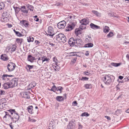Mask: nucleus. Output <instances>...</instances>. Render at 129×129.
<instances>
[{"label":"nucleus","mask_w":129,"mask_h":129,"mask_svg":"<svg viewBox=\"0 0 129 129\" xmlns=\"http://www.w3.org/2000/svg\"><path fill=\"white\" fill-rule=\"evenodd\" d=\"M77 59V58H74V59H72V61H71L72 63H74L76 61Z\"/></svg>","instance_id":"nucleus-60"},{"label":"nucleus","mask_w":129,"mask_h":129,"mask_svg":"<svg viewBox=\"0 0 129 129\" xmlns=\"http://www.w3.org/2000/svg\"><path fill=\"white\" fill-rule=\"evenodd\" d=\"M80 28H76L75 29V34L77 36H78V35L81 34L82 33L81 31L80 30Z\"/></svg>","instance_id":"nucleus-25"},{"label":"nucleus","mask_w":129,"mask_h":129,"mask_svg":"<svg viewBox=\"0 0 129 129\" xmlns=\"http://www.w3.org/2000/svg\"><path fill=\"white\" fill-rule=\"evenodd\" d=\"M111 76L110 74L106 75L102 78V80L106 84L109 85L112 82Z\"/></svg>","instance_id":"nucleus-1"},{"label":"nucleus","mask_w":129,"mask_h":129,"mask_svg":"<svg viewBox=\"0 0 129 129\" xmlns=\"http://www.w3.org/2000/svg\"><path fill=\"white\" fill-rule=\"evenodd\" d=\"M55 127V126L54 124H53V122L51 121L49 124V126L48 128H52L53 129Z\"/></svg>","instance_id":"nucleus-31"},{"label":"nucleus","mask_w":129,"mask_h":129,"mask_svg":"<svg viewBox=\"0 0 129 129\" xmlns=\"http://www.w3.org/2000/svg\"><path fill=\"white\" fill-rule=\"evenodd\" d=\"M48 29V35L51 36V38H53V36L55 34L54 33L53 29L51 26H49Z\"/></svg>","instance_id":"nucleus-8"},{"label":"nucleus","mask_w":129,"mask_h":129,"mask_svg":"<svg viewBox=\"0 0 129 129\" xmlns=\"http://www.w3.org/2000/svg\"><path fill=\"white\" fill-rule=\"evenodd\" d=\"M80 22V23H82L83 25H87V24H88L89 21V20L84 18L81 20Z\"/></svg>","instance_id":"nucleus-13"},{"label":"nucleus","mask_w":129,"mask_h":129,"mask_svg":"<svg viewBox=\"0 0 129 129\" xmlns=\"http://www.w3.org/2000/svg\"><path fill=\"white\" fill-rule=\"evenodd\" d=\"M36 60L35 57H33L31 55H28L27 57V60L28 61H29L31 62H33V61Z\"/></svg>","instance_id":"nucleus-16"},{"label":"nucleus","mask_w":129,"mask_h":129,"mask_svg":"<svg viewBox=\"0 0 129 129\" xmlns=\"http://www.w3.org/2000/svg\"><path fill=\"white\" fill-rule=\"evenodd\" d=\"M16 66L15 63L10 62L7 66V69L9 72H11L14 70Z\"/></svg>","instance_id":"nucleus-6"},{"label":"nucleus","mask_w":129,"mask_h":129,"mask_svg":"<svg viewBox=\"0 0 129 129\" xmlns=\"http://www.w3.org/2000/svg\"><path fill=\"white\" fill-rule=\"evenodd\" d=\"M53 67L55 71H59L60 69V67L58 66L53 65Z\"/></svg>","instance_id":"nucleus-32"},{"label":"nucleus","mask_w":129,"mask_h":129,"mask_svg":"<svg viewBox=\"0 0 129 129\" xmlns=\"http://www.w3.org/2000/svg\"><path fill=\"white\" fill-rule=\"evenodd\" d=\"M1 58L4 61H7L9 59L7 55L6 54H2L1 56Z\"/></svg>","instance_id":"nucleus-18"},{"label":"nucleus","mask_w":129,"mask_h":129,"mask_svg":"<svg viewBox=\"0 0 129 129\" xmlns=\"http://www.w3.org/2000/svg\"><path fill=\"white\" fill-rule=\"evenodd\" d=\"M27 42H33L34 40V38L31 36H29L27 37Z\"/></svg>","instance_id":"nucleus-30"},{"label":"nucleus","mask_w":129,"mask_h":129,"mask_svg":"<svg viewBox=\"0 0 129 129\" xmlns=\"http://www.w3.org/2000/svg\"><path fill=\"white\" fill-rule=\"evenodd\" d=\"M81 25L79 26V28L80 29L83 30L84 29H86V26L85 25H82V23H81Z\"/></svg>","instance_id":"nucleus-47"},{"label":"nucleus","mask_w":129,"mask_h":129,"mask_svg":"<svg viewBox=\"0 0 129 129\" xmlns=\"http://www.w3.org/2000/svg\"><path fill=\"white\" fill-rule=\"evenodd\" d=\"M89 115V114L87 113L86 112H84L82 113L81 115V116H88Z\"/></svg>","instance_id":"nucleus-50"},{"label":"nucleus","mask_w":129,"mask_h":129,"mask_svg":"<svg viewBox=\"0 0 129 129\" xmlns=\"http://www.w3.org/2000/svg\"><path fill=\"white\" fill-rule=\"evenodd\" d=\"M92 13L95 15L97 17H100L101 16V13L95 10H92Z\"/></svg>","instance_id":"nucleus-22"},{"label":"nucleus","mask_w":129,"mask_h":129,"mask_svg":"<svg viewBox=\"0 0 129 129\" xmlns=\"http://www.w3.org/2000/svg\"><path fill=\"white\" fill-rule=\"evenodd\" d=\"M75 40V46L78 47V46H80V45H81L82 42L81 40L79 39H76Z\"/></svg>","instance_id":"nucleus-15"},{"label":"nucleus","mask_w":129,"mask_h":129,"mask_svg":"<svg viewBox=\"0 0 129 129\" xmlns=\"http://www.w3.org/2000/svg\"><path fill=\"white\" fill-rule=\"evenodd\" d=\"M7 105L6 104H5L4 103H2L0 104V107L1 108H4Z\"/></svg>","instance_id":"nucleus-49"},{"label":"nucleus","mask_w":129,"mask_h":129,"mask_svg":"<svg viewBox=\"0 0 129 129\" xmlns=\"http://www.w3.org/2000/svg\"><path fill=\"white\" fill-rule=\"evenodd\" d=\"M114 35L113 33L111 31L107 35V37L108 38H110L113 36Z\"/></svg>","instance_id":"nucleus-44"},{"label":"nucleus","mask_w":129,"mask_h":129,"mask_svg":"<svg viewBox=\"0 0 129 129\" xmlns=\"http://www.w3.org/2000/svg\"><path fill=\"white\" fill-rule=\"evenodd\" d=\"M13 8L14 9L16 14L18 13L19 11L21 10V8L13 6Z\"/></svg>","instance_id":"nucleus-29"},{"label":"nucleus","mask_w":129,"mask_h":129,"mask_svg":"<svg viewBox=\"0 0 129 129\" xmlns=\"http://www.w3.org/2000/svg\"><path fill=\"white\" fill-rule=\"evenodd\" d=\"M20 23L21 24L24 25L26 27H29V23L26 20H23L20 21Z\"/></svg>","instance_id":"nucleus-12"},{"label":"nucleus","mask_w":129,"mask_h":129,"mask_svg":"<svg viewBox=\"0 0 129 129\" xmlns=\"http://www.w3.org/2000/svg\"><path fill=\"white\" fill-rule=\"evenodd\" d=\"M86 38L85 40L87 42H91L92 40V39L91 37L87 36L86 37Z\"/></svg>","instance_id":"nucleus-43"},{"label":"nucleus","mask_w":129,"mask_h":129,"mask_svg":"<svg viewBox=\"0 0 129 129\" xmlns=\"http://www.w3.org/2000/svg\"><path fill=\"white\" fill-rule=\"evenodd\" d=\"M10 14L7 11L4 12L2 14V16L4 17H9Z\"/></svg>","instance_id":"nucleus-38"},{"label":"nucleus","mask_w":129,"mask_h":129,"mask_svg":"<svg viewBox=\"0 0 129 129\" xmlns=\"http://www.w3.org/2000/svg\"><path fill=\"white\" fill-rule=\"evenodd\" d=\"M5 91L3 90H0V95H3L5 94Z\"/></svg>","instance_id":"nucleus-56"},{"label":"nucleus","mask_w":129,"mask_h":129,"mask_svg":"<svg viewBox=\"0 0 129 129\" xmlns=\"http://www.w3.org/2000/svg\"><path fill=\"white\" fill-rule=\"evenodd\" d=\"M16 47L17 46L15 45H13L10 47H9V50L11 49V51L14 52L15 50Z\"/></svg>","instance_id":"nucleus-21"},{"label":"nucleus","mask_w":129,"mask_h":129,"mask_svg":"<svg viewBox=\"0 0 129 129\" xmlns=\"http://www.w3.org/2000/svg\"><path fill=\"white\" fill-rule=\"evenodd\" d=\"M56 100L58 102H61L63 100V97L61 96H57L56 98Z\"/></svg>","instance_id":"nucleus-27"},{"label":"nucleus","mask_w":129,"mask_h":129,"mask_svg":"<svg viewBox=\"0 0 129 129\" xmlns=\"http://www.w3.org/2000/svg\"><path fill=\"white\" fill-rule=\"evenodd\" d=\"M5 7V4L3 2L0 3V10L3 9Z\"/></svg>","instance_id":"nucleus-45"},{"label":"nucleus","mask_w":129,"mask_h":129,"mask_svg":"<svg viewBox=\"0 0 129 129\" xmlns=\"http://www.w3.org/2000/svg\"><path fill=\"white\" fill-rule=\"evenodd\" d=\"M57 88V90H56V91H60V93H61L63 89V87L61 86H59Z\"/></svg>","instance_id":"nucleus-48"},{"label":"nucleus","mask_w":129,"mask_h":129,"mask_svg":"<svg viewBox=\"0 0 129 129\" xmlns=\"http://www.w3.org/2000/svg\"><path fill=\"white\" fill-rule=\"evenodd\" d=\"M83 74H84V75H89L90 74V73L88 72L87 71H86L84 72H83Z\"/></svg>","instance_id":"nucleus-57"},{"label":"nucleus","mask_w":129,"mask_h":129,"mask_svg":"<svg viewBox=\"0 0 129 129\" xmlns=\"http://www.w3.org/2000/svg\"><path fill=\"white\" fill-rule=\"evenodd\" d=\"M76 25V23L73 22H70L67 25L66 30L67 31H69L73 29Z\"/></svg>","instance_id":"nucleus-3"},{"label":"nucleus","mask_w":129,"mask_h":129,"mask_svg":"<svg viewBox=\"0 0 129 129\" xmlns=\"http://www.w3.org/2000/svg\"><path fill=\"white\" fill-rule=\"evenodd\" d=\"M111 65L115 67H117L120 65L121 63H112L111 64Z\"/></svg>","instance_id":"nucleus-42"},{"label":"nucleus","mask_w":129,"mask_h":129,"mask_svg":"<svg viewBox=\"0 0 129 129\" xmlns=\"http://www.w3.org/2000/svg\"><path fill=\"white\" fill-rule=\"evenodd\" d=\"M48 44L49 45H50L52 46V47H54V45H55L54 44H53V43H51L49 42V43H48Z\"/></svg>","instance_id":"nucleus-62"},{"label":"nucleus","mask_w":129,"mask_h":129,"mask_svg":"<svg viewBox=\"0 0 129 129\" xmlns=\"http://www.w3.org/2000/svg\"><path fill=\"white\" fill-rule=\"evenodd\" d=\"M23 40V39H22L17 38L16 39V41L17 43H20V44H21L22 41Z\"/></svg>","instance_id":"nucleus-46"},{"label":"nucleus","mask_w":129,"mask_h":129,"mask_svg":"<svg viewBox=\"0 0 129 129\" xmlns=\"http://www.w3.org/2000/svg\"><path fill=\"white\" fill-rule=\"evenodd\" d=\"M21 11L24 13H27L28 12V10H27L25 6H22L21 7Z\"/></svg>","instance_id":"nucleus-19"},{"label":"nucleus","mask_w":129,"mask_h":129,"mask_svg":"<svg viewBox=\"0 0 129 129\" xmlns=\"http://www.w3.org/2000/svg\"><path fill=\"white\" fill-rule=\"evenodd\" d=\"M19 118V116L17 113L16 112L12 117L11 120L13 121V122L15 123L16 121H17Z\"/></svg>","instance_id":"nucleus-7"},{"label":"nucleus","mask_w":129,"mask_h":129,"mask_svg":"<svg viewBox=\"0 0 129 129\" xmlns=\"http://www.w3.org/2000/svg\"><path fill=\"white\" fill-rule=\"evenodd\" d=\"M33 107L32 106H29L27 107L28 111L30 114L33 113V112L32 111Z\"/></svg>","instance_id":"nucleus-24"},{"label":"nucleus","mask_w":129,"mask_h":129,"mask_svg":"<svg viewBox=\"0 0 129 129\" xmlns=\"http://www.w3.org/2000/svg\"><path fill=\"white\" fill-rule=\"evenodd\" d=\"M36 85V83L35 82H32V83L30 84L29 85L31 86V87H34Z\"/></svg>","instance_id":"nucleus-52"},{"label":"nucleus","mask_w":129,"mask_h":129,"mask_svg":"<svg viewBox=\"0 0 129 129\" xmlns=\"http://www.w3.org/2000/svg\"><path fill=\"white\" fill-rule=\"evenodd\" d=\"M116 112L117 114H119L121 112V111L120 110H117L116 111Z\"/></svg>","instance_id":"nucleus-61"},{"label":"nucleus","mask_w":129,"mask_h":129,"mask_svg":"<svg viewBox=\"0 0 129 129\" xmlns=\"http://www.w3.org/2000/svg\"><path fill=\"white\" fill-rule=\"evenodd\" d=\"M63 36V34L61 33L59 34L56 35L55 37V38L56 40L58 41H60L62 38Z\"/></svg>","instance_id":"nucleus-17"},{"label":"nucleus","mask_w":129,"mask_h":129,"mask_svg":"<svg viewBox=\"0 0 129 129\" xmlns=\"http://www.w3.org/2000/svg\"><path fill=\"white\" fill-rule=\"evenodd\" d=\"M29 93L27 92H22L20 94L22 98L27 99H29L30 98L29 95Z\"/></svg>","instance_id":"nucleus-11"},{"label":"nucleus","mask_w":129,"mask_h":129,"mask_svg":"<svg viewBox=\"0 0 129 129\" xmlns=\"http://www.w3.org/2000/svg\"><path fill=\"white\" fill-rule=\"evenodd\" d=\"M8 111H9L13 116L16 112L15 111V109H10L8 110Z\"/></svg>","instance_id":"nucleus-41"},{"label":"nucleus","mask_w":129,"mask_h":129,"mask_svg":"<svg viewBox=\"0 0 129 129\" xmlns=\"http://www.w3.org/2000/svg\"><path fill=\"white\" fill-rule=\"evenodd\" d=\"M9 17L2 16L1 19L3 22H6L9 21Z\"/></svg>","instance_id":"nucleus-28"},{"label":"nucleus","mask_w":129,"mask_h":129,"mask_svg":"<svg viewBox=\"0 0 129 129\" xmlns=\"http://www.w3.org/2000/svg\"><path fill=\"white\" fill-rule=\"evenodd\" d=\"M89 25L90 28L93 29H98L100 28V26L95 25L92 23H91Z\"/></svg>","instance_id":"nucleus-14"},{"label":"nucleus","mask_w":129,"mask_h":129,"mask_svg":"<svg viewBox=\"0 0 129 129\" xmlns=\"http://www.w3.org/2000/svg\"><path fill=\"white\" fill-rule=\"evenodd\" d=\"M110 30V29L108 26H105L103 28V31L104 33L107 34L109 32Z\"/></svg>","instance_id":"nucleus-20"},{"label":"nucleus","mask_w":129,"mask_h":129,"mask_svg":"<svg viewBox=\"0 0 129 129\" xmlns=\"http://www.w3.org/2000/svg\"><path fill=\"white\" fill-rule=\"evenodd\" d=\"M77 104V102L76 101H75L72 103V105L74 106H76Z\"/></svg>","instance_id":"nucleus-59"},{"label":"nucleus","mask_w":129,"mask_h":129,"mask_svg":"<svg viewBox=\"0 0 129 129\" xmlns=\"http://www.w3.org/2000/svg\"><path fill=\"white\" fill-rule=\"evenodd\" d=\"M9 85L10 86V88H13L17 85V79L16 78H14L9 80L8 81Z\"/></svg>","instance_id":"nucleus-2"},{"label":"nucleus","mask_w":129,"mask_h":129,"mask_svg":"<svg viewBox=\"0 0 129 129\" xmlns=\"http://www.w3.org/2000/svg\"><path fill=\"white\" fill-rule=\"evenodd\" d=\"M57 90V88L55 85H54L52 86L51 88L49 90L51 91H52L54 92H55V91Z\"/></svg>","instance_id":"nucleus-36"},{"label":"nucleus","mask_w":129,"mask_h":129,"mask_svg":"<svg viewBox=\"0 0 129 129\" xmlns=\"http://www.w3.org/2000/svg\"><path fill=\"white\" fill-rule=\"evenodd\" d=\"M26 66L28 68V69L29 70H30L31 69L33 68L34 67V66L33 65H27Z\"/></svg>","instance_id":"nucleus-54"},{"label":"nucleus","mask_w":129,"mask_h":129,"mask_svg":"<svg viewBox=\"0 0 129 129\" xmlns=\"http://www.w3.org/2000/svg\"><path fill=\"white\" fill-rule=\"evenodd\" d=\"M76 127V121L74 119H72L69 122L67 125V129H74Z\"/></svg>","instance_id":"nucleus-4"},{"label":"nucleus","mask_w":129,"mask_h":129,"mask_svg":"<svg viewBox=\"0 0 129 129\" xmlns=\"http://www.w3.org/2000/svg\"><path fill=\"white\" fill-rule=\"evenodd\" d=\"M66 22L63 20L59 22L57 24L58 27L59 29L64 28L66 25Z\"/></svg>","instance_id":"nucleus-9"},{"label":"nucleus","mask_w":129,"mask_h":129,"mask_svg":"<svg viewBox=\"0 0 129 129\" xmlns=\"http://www.w3.org/2000/svg\"><path fill=\"white\" fill-rule=\"evenodd\" d=\"M27 7L28 9V10H30V11H33V10L34 7L33 6L30 5L29 4H27Z\"/></svg>","instance_id":"nucleus-37"},{"label":"nucleus","mask_w":129,"mask_h":129,"mask_svg":"<svg viewBox=\"0 0 129 129\" xmlns=\"http://www.w3.org/2000/svg\"><path fill=\"white\" fill-rule=\"evenodd\" d=\"M78 128L79 129H82L83 128V126L81 125L80 122H78Z\"/></svg>","instance_id":"nucleus-55"},{"label":"nucleus","mask_w":129,"mask_h":129,"mask_svg":"<svg viewBox=\"0 0 129 129\" xmlns=\"http://www.w3.org/2000/svg\"><path fill=\"white\" fill-rule=\"evenodd\" d=\"M89 79L88 77H82L81 80L82 81H87Z\"/></svg>","instance_id":"nucleus-53"},{"label":"nucleus","mask_w":129,"mask_h":129,"mask_svg":"<svg viewBox=\"0 0 129 129\" xmlns=\"http://www.w3.org/2000/svg\"><path fill=\"white\" fill-rule=\"evenodd\" d=\"M9 83L8 82H6L3 85L5 89H7L9 88H10V86L9 85Z\"/></svg>","instance_id":"nucleus-23"},{"label":"nucleus","mask_w":129,"mask_h":129,"mask_svg":"<svg viewBox=\"0 0 129 129\" xmlns=\"http://www.w3.org/2000/svg\"><path fill=\"white\" fill-rule=\"evenodd\" d=\"M13 31L15 33L16 35L18 36L21 37L23 36V35L21 34L19 32L16 31L15 29H14Z\"/></svg>","instance_id":"nucleus-33"},{"label":"nucleus","mask_w":129,"mask_h":129,"mask_svg":"<svg viewBox=\"0 0 129 129\" xmlns=\"http://www.w3.org/2000/svg\"><path fill=\"white\" fill-rule=\"evenodd\" d=\"M93 46V44L91 43H88L85 45L84 47L85 48H89L92 47Z\"/></svg>","instance_id":"nucleus-26"},{"label":"nucleus","mask_w":129,"mask_h":129,"mask_svg":"<svg viewBox=\"0 0 129 129\" xmlns=\"http://www.w3.org/2000/svg\"><path fill=\"white\" fill-rule=\"evenodd\" d=\"M14 76L12 75H8L7 74H4L1 77L2 80L5 82H8L9 80L11 79L10 77H13Z\"/></svg>","instance_id":"nucleus-5"},{"label":"nucleus","mask_w":129,"mask_h":129,"mask_svg":"<svg viewBox=\"0 0 129 129\" xmlns=\"http://www.w3.org/2000/svg\"><path fill=\"white\" fill-rule=\"evenodd\" d=\"M35 42L36 43V45H37L40 43V42L37 40H35Z\"/></svg>","instance_id":"nucleus-64"},{"label":"nucleus","mask_w":129,"mask_h":129,"mask_svg":"<svg viewBox=\"0 0 129 129\" xmlns=\"http://www.w3.org/2000/svg\"><path fill=\"white\" fill-rule=\"evenodd\" d=\"M67 40V39L65 35H63V37L61 38V39L60 40V41L61 42H62L63 43H64L66 42Z\"/></svg>","instance_id":"nucleus-39"},{"label":"nucleus","mask_w":129,"mask_h":129,"mask_svg":"<svg viewBox=\"0 0 129 129\" xmlns=\"http://www.w3.org/2000/svg\"><path fill=\"white\" fill-rule=\"evenodd\" d=\"M4 112L5 113V115L3 117L4 118H7V116H8L9 118H10L11 119H12V117L10 115L8 112H7L4 111Z\"/></svg>","instance_id":"nucleus-34"},{"label":"nucleus","mask_w":129,"mask_h":129,"mask_svg":"<svg viewBox=\"0 0 129 129\" xmlns=\"http://www.w3.org/2000/svg\"><path fill=\"white\" fill-rule=\"evenodd\" d=\"M76 52H70L69 54L70 55V56H77V55L76 54Z\"/></svg>","instance_id":"nucleus-51"},{"label":"nucleus","mask_w":129,"mask_h":129,"mask_svg":"<svg viewBox=\"0 0 129 129\" xmlns=\"http://www.w3.org/2000/svg\"><path fill=\"white\" fill-rule=\"evenodd\" d=\"M89 51H87L86 52V53L85 54V55L86 56H87L88 55H89Z\"/></svg>","instance_id":"nucleus-63"},{"label":"nucleus","mask_w":129,"mask_h":129,"mask_svg":"<svg viewBox=\"0 0 129 129\" xmlns=\"http://www.w3.org/2000/svg\"><path fill=\"white\" fill-rule=\"evenodd\" d=\"M92 85L91 84H85L84 87L86 89H90L92 88Z\"/></svg>","instance_id":"nucleus-35"},{"label":"nucleus","mask_w":129,"mask_h":129,"mask_svg":"<svg viewBox=\"0 0 129 129\" xmlns=\"http://www.w3.org/2000/svg\"><path fill=\"white\" fill-rule=\"evenodd\" d=\"M75 41L76 40L74 38H71L69 40V44L71 46H75Z\"/></svg>","instance_id":"nucleus-10"},{"label":"nucleus","mask_w":129,"mask_h":129,"mask_svg":"<svg viewBox=\"0 0 129 129\" xmlns=\"http://www.w3.org/2000/svg\"><path fill=\"white\" fill-rule=\"evenodd\" d=\"M34 20L36 21H38L39 20V19L37 18V16L35 15L34 17Z\"/></svg>","instance_id":"nucleus-58"},{"label":"nucleus","mask_w":129,"mask_h":129,"mask_svg":"<svg viewBox=\"0 0 129 129\" xmlns=\"http://www.w3.org/2000/svg\"><path fill=\"white\" fill-rule=\"evenodd\" d=\"M49 60V59L48 58H46L45 56H43L41 57V60H42V62L45 61H48Z\"/></svg>","instance_id":"nucleus-40"}]
</instances>
